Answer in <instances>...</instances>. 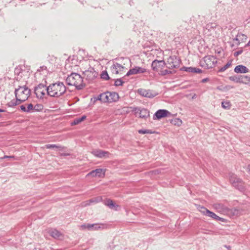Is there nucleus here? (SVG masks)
<instances>
[{
    "mask_svg": "<svg viewBox=\"0 0 250 250\" xmlns=\"http://www.w3.org/2000/svg\"><path fill=\"white\" fill-rule=\"evenodd\" d=\"M48 96L52 97H59L63 95L66 91V87L62 82H57L50 84L46 88Z\"/></svg>",
    "mask_w": 250,
    "mask_h": 250,
    "instance_id": "1",
    "label": "nucleus"
},
{
    "mask_svg": "<svg viewBox=\"0 0 250 250\" xmlns=\"http://www.w3.org/2000/svg\"><path fill=\"white\" fill-rule=\"evenodd\" d=\"M66 82L69 85L75 86L77 90L83 89L85 86L83 77L77 73H72L67 77Z\"/></svg>",
    "mask_w": 250,
    "mask_h": 250,
    "instance_id": "2",
    "label": "nucleus"
},
{
    "mask_svg": "<svg viewBox=\"0 0 250 250\" xmlns=\"http://www.w3.org/2000/svg\"><path fill=\"white\" fill-rule=\"evenodd\" d=\"M229 181L232 186L240 191L243 192L246 190L245 184L243 180L239 178L236 174L230 173L229 174Z\"/></svg>",
    "mask_w": 250,
    "mask_h": 250,
    "instance_id": "3",
    "label": "nucleus"
},
{
    "mask_svg": "<svg viewBox=\"0 0 250 250\" xmlns=\"http://www.w3.org/2000/svg\"><path fill=\"white\" fill-rule=\"evenodd\" d=\"M15 97L27 100L31 94V90L26 85L19 86L14 92Z\"/></svg>",
    "mask_w": 250,
    "mask_h": 250,
    "instance_id": "4",
    "label": "nucleus"
},
{
    "mask_svg": "<svg viewBox=\"0 0 250 250\" xmlns=\"http://www.w3.org/2000/svg\"><path fill=\"white\" fill-rule=\"evenodd\" d=\"M216 58L213 56H206L203 58V60L206 65V68L208 69L213 68L217 62L216 60Z\"/></svg>",
    "mask_w": 250,
    "mask_h": 250,
    "instance_id": "5",
    "label": "nucleus"
},
{
    "mask_svg": "<svg viewBox=\"0 0 250 250\" xmlns=\"http://www.w3.org/2000/svg\"><path fill=\"white\" fill-rule=\"evenodd\" d=\"M166 64L167 63L164 60L159 61L155 60L151 63V67L153 70L158 72V74H159L161 70H162V69L166 66Z\"/></svg>",
    "mask_w": 250,
    "mask_h": 250,
    "instance_id": "6",
    "label": "nucleus"
},
{
    "mask_svg": "<svg viewBox=\"0 0 250 250\" xmlns=\"http://www.w3.org/2000/svg\"><path fill=\"white\" fill-rule=\"evenodd\" d=\"M171 115V113L168 110L164 109H159L154 114L153 119L154 120H160V119L169 117Z\"/></svg>",
    "mask_w": 250,
    "mask_h": 250,
    "instance_id": "7",
    "label": "nucleus"
},
{
    "mask_svg": "<svg viewBox=\"0 0 250 250\" xmlns=\"http://www.w3.org/2000/svg\"><path fill=\"white\" fill-rule=\"evenodd\" d=\"M45 84L40 83L35 87L34 91L36 96L38 98H42L45 95V91H46Z\"/></svg>",
    "mask_w": 250,
    "mask_h": 250,
    "instance_id": "8",
    "label": "nucleus"
},
{
    "mask_svg": "<svg viewBox=\"0 0 250 250\" xmlns=\"http://www.w3.org/2000/svg\"><path fill=\"white\" fill-rule=\"evenodd\" d=\"M103 225H100L99 224H84L81 225L79 227L81 230L88 229L89 230H98L101 228H103L102 226Z\"/></svg>",
    "mask_w": 250,
    "mask_h": 250,
    "instance_id": "9",
    "label": "nucleus"
},
{
    "mask_svg": "<svg viewBox=\"0 0 250 250\" xmlns=\"http://www.w3.org/2000/svg\"><path fill=\"white\" fill-rule=\"evenodd\" d=\"M167 62L168 64H171V67L178 68L181 63V60L175 55L171 56L168 59Z\"/></svg>",
    "mask_w": 250,
    "mask_h": 250,
    "instance_id": "10",
    "label": "nucleus"
},
{
    "mask_svg": "<svg viewBox=\"0 0 250 250\" xmlns=\"http://www.w3.org/2000/svg\"><path fill=\"white\" fill-rule=\"evenodd\" d=\"M92 153L96 157L103 158H108L110 154L109 152L101 149H95L92 151Z\"/></svg>",
    "mask_w": 250,
    "mask_h": 250,
    "instance_id": "11",
    "label": "nucleus"
},
{
    "mask_svg": "<svg viewBox=\"0 0 250 250\" xmlns=\"http://www.w3.org/2000/svg\"><path fill=\"white\" fill-rule=\"evenodd\" d=\"M105 171L102 168H97L93 170L87 174V176H90L93 177H101L102 175H104Z\"/></svg>",
    "mask_w": 250,
    "mask_h": 250,
    "instance_id": "12",
    "label": "nucleus"
},
{
    "mask_svg": "<svg viewBox=\"0 0 250 250\" xmlns=\"http://www.w3.org/2000/svg\"><path fill=\"white\" fill-rule=\"evenodd\" d=\"M124 69V66L117 62L114 63L111 67L112 73L115 74H118L120 72L123 71Z\"/></svg>",
    "mask_w": 250,
    "mask_h": 250,
    "instance_id": "13",
    "label": "nucleus"
},
{
    "mask_svg": "<svg viewBox=\"0 0 250 250\" xmlns=\"http://www.w3.org/2000/svg\"><path fill=\"white\" fill-rule=\"evenodd\" d=\"M49 235L55 239H60L61 237L62 236V233L55 229H51L48 230Z\"/></svg>",
    "mask_w": 250,
    "mask_h": 250,
    "instance_id": "14",
    "label": "nucleus"
},
{
    "mask_svg": "<svg viewBox=\"0 0 250 250\" xmlns=\"http://www.w3.org/2000/svg\"><path fill=\"white\" fill-rule=\"evenodd\" d=\"M234 71L236 73H246L249 72V69L246 66L239 64L235 66Z\"/></svg>",
    "mask_w": 250,
    "mask_h": 250,
    "instance_id": "15",
    "label": "nucleus"
},
{
    "mask_svg": "<svg viewBox=\"0 0 250 250\" xmlns=\"http://www.w3.org/2000/svg\"><path fill=\"white\" fill-rule=\"evenodd\" d=\"M104 204L106 206L108 207L111 209H115L117 210L118 208H120L119 206L116 204L113 200L111 199H106L104 201Z\"/></svg>",
    "mask_w": 250,
    "mask_h": 250,
    "instance_id": "16",
    "label": "nucleus"
},
{
    "mask_svg": "<svg viewBox=\"0 0 250 250\" xmlns=\"http://www.w3.org/2000/svg\"><path fill=\"white\" fill-rule=\"evenodd\" d=\"M107 92L110 103L116 102L118 100L119 97L117 92L108 91H107Z\"/></svg>",
    "mask_w": 250,
    "mask_h": 250,
    "instance_id": "17",
    "label": "nucleus"
},
{
    "mask_svg": "<svg viewBox=\"0 0 250 250\" xmlns=\"http://www.w3.org/2000/svg\"><path fill=\"white\" fill-rule=\"evenodd\" d=\"M157 95V94L156 93H152L151 90L149 89L145 90L142 89V97H145L148 98H153V97H155Z\"/></svg>",
    "mask_w": 250,
    "mask_h": 250,
    "instance_id": "18",
    "label": "nucleus"
},
{
    "mask_svg": "<svg viewBox=\"0 0 250 250\" xmlns=\"http://www.w3.org/2000/svg\"><path fill=\"white\" fill-rule=\"evenodd\" d=\"M231 81H233L236 83H242V75H234L229 77Z\"/></svg>",
    "mask_w": 250,
    "mask_h": 250,
    "instance_id": "19",
    "label": "nucleus"
},
{
    "mask_svg": "<svg viewBox=\"0 0 250 250\" xmlns=\"http://www.w3.org/2000/svg\"><path fill=\"white\" fill-rule=\"evenodd\" d=\"M141 71V67L133 68L130 69L126 73L125 76H128L131 75H134L140 73Z\"/></svg>",
    "mask_w": 250,
    "mask_h": 250,
    "instance_id": "20",
    "label": "nucleus"
},
{
    "mask_svg": "<svg viewBox=\"0 0 250 250\" xmlns=\"http://www.w3.org/2000/svg\"><path fill=\"white\" fill-rule=\"evenodd\" d=\"M233 88V86L227 85L225 86H223L222 85L218 86L216 87V89L221 91H227L230 90V89H232Z\"/></svg>",
    "mask_w": 250,
    "mask_h": 250,
    "instance_id": "21",
    "label": "nucleus"
},
{
    "mask_svg": "<svg viewBox=\"0 0 250 250\" xmlns=\"http://www.w3.org/2000/svg\"><path fill=\"white\" fill-rule=\"evenodd\" d=\"M171 124L178 126H180L182 124V121L180 118H175L170 120Z\"/></svg>",
    "mask_w": 250,
    "mask_h": 250,
    "instance_id": "22",
    "label": "nucleus"
},
{
    "mask_svg": "<svg viewBox=\"0 0 250 250\" xmlns=\"http://www.w3.org/2000/svg\"><path fill=\"white\" fill-rule=\"evenodd\" d=\"M232 60H229L224 66L218 69L217 73L224 72L227 69L229 68L232 65Z\"/></svg>",
    "mask_w": 250,
    "mask_h": 250,
    "instance_id": "23",
    "label": "nucleus"
},
{
    "mask_svg": "<svg viewBox=\"0 0 250 250\" xmlns=\"http://www.w3.org/2000/svg\"><path fill=\"white\" fill-rule=\"evenodd\" d=\"M100 97H102V102L110 103L107 91L100 94Z\"/></svg>",
    "mask_w": 250,
    "mask_h": 250,
    "instance_id": "24",
    "label": "nucleus"
},
{
    "mask_svg": "<svg viewBox=\"0 0 250 250\" xmlns=\"http://www.w3.org/2000/svg\"><path fill=\"white\" fill-rule=\"evenodd\" d=\"M85 119H86L85 115H83L80 118H77L74 120L73 122L72 123V125H78V124H80V123H81L82 122H83V121H84Z\"/></svg>",
    "mask_w": 250,
    "mask_h": 250,
    "instance_id": "25",
    "label": "nucleus"
},
{
    "mask_svg": "<svg viewBox=\"0 0 250 250\" xmlns=\"http://www.w3.org/2000/svg\"><path fill=\"white\" fill-rule=\"evenodd\" d=\"M188 72H191L195 74H200L203 72V70L200 68L193 67H189Z\"/></svg>",
    "mask_w": 250,
    "mask_h": 250,
    "instance_id": "26",
    "label": "nucleus"
},
{
    "mask_svg": "<svg viewBox=\"0 0 250 250\" xmlns=\"http://www.w3.org/2000/svg\"><path fill=\"white\" fill-rule=\"evenodd\" d=\"M176 72V71L175 70H169L168 69H163L162 70H161L160 73H159V75L162 76H166L167 74H172Z\"/></svg>",
    "mask_w": 250,
    "mask_h": 250,
    "instance_id": "27",
    "label": "nucleus"
},
{
    "mask_svg": "<svg viewBox=\"0 0 250 250\" xmlns=\"http://www.w3.org/2000/svg\"><path fill=\"white\" fill-rule=\"evenodd\" d=\"M149 117V111L146 108H142V118H147Z\"/></svg>",
    "mask_w": 250,
    "mask_h": 250,
    "instance_id": "28",
    "label": "nucleus"
},
{
    "mask_svg": "<svg viewBox=\"0 0 250 250\" xmlns=\"http://www.w3.org/2000/svg\"><path fill=\"white\" fill-rule=\"evenodd\" d=\"M242 83L249 84V85H250V76L242 75Z\"/></svg>",
    "mask_w": 250,
    "mask_h": 250,
    "instance_id": "29",
    "label": "nucleus"
},
{
    "mask_svg": "<svg viewBox=\"0 0 250 250\" xmlns=\"http://www.w3.org/2000/svg\"><path fill=\"white\" fill-rule=\"evenodd\" d=\"M197 208L199 211H200L203 215H207V211H209L208 209H207L206 208H205L204 206H202L200 205H199L197 207Z\"/></svg>",
    "mask_w": 250,
    "mask_h": 250,
    "instance_id": "30",
    "label": "nucleus"
},
{
    "mask_svg": "<svg viewBox=\"0 0 250 250\" xmlns=\"http://www.w3.org/2000/svg\"><path fill=\"white\" fill-rule=\"evenodd\" d=\"M101 78L104 80H109L110 79L107 72L106 70L103 71L101 74Z\"/></svg>",
    "mask_w": 250,
    "mask_h": 250,
    "instance_id": "31",
    "label": "nucleus"
},
{
    "mask_svg": "<svg viewBox=\"0 0 250 250\" xmlns=\"http://www.w3.org/2000/svg\"><path fill=\"white\" fill-rule=\"evenodd\" d=\"M231 213L233 215L239 216L241 213V210L237 208H232L231 209Z\"/></svg>",
    "mask_w": 250,
    "mask_h": 250,
    "instance_id": "32",
    "label": "nucleus"
},
{
    "mask_svg": "<svg viewBox=\"0 0 250 250\" xmlns=\"http://www.w3.org/2000/svg\"><path fill=\"white\" fill-rule=\"evenodd\" d=\"M206 216L210 217L215 220H216V219H217L218 217V215H217L215 213H214L212 211H211L210 210L207 211Z\"/></svg>",
    "mask_w": 250,
    "mask_h": 250,
    "instance_id": "33",
    "label": "nucleus"
},
{
    "mask_svg": "<svg viewBox=\"0 0 250 250\" xmlns=\"http://www.w3.org/2000/svg\"><path fill=\"white\" fill-rule=\"evenodd\" d=\"M45 147L48 149H53L55 148H63L61 146H57L54 144H47L45 145Z\"/></svg>",
    "mask_w": 250,
    "mask_h": 250,
    "instance_id": "34",
    "label": "nucleus"
},
{
    "mask_svg": "<svg viewBox=\"0 0 250 250\" xmlns=\"http://www.w3.org/2000/svg\"><path fill=\"white\" fill-rule=\"evenodd\" d=\"M142 134H159V132L150 129H142Z\"/></svg>",
    "mask_w": 250,
    "mask_h": 250,
    "instance_id": "35",
    "label": "nucleus"
},
{
    "mask_svg": "<svg viewBox=\"0 0 250 250\" xmlns=\"http://www.w3.org/2000/svg\"><path fill=\"white\" fill-rule=\"evenodd\" d=\"M221 104L222 107L224 109H229L231 106L229 102H222Z\"/></svg>",
    "mask_w": 250,
    "mask_h": 250,
    "instance_id": "36",
    "label": "nucleus"
},
{
    "mask_svg": "<svg viewBox=\"0 0 250 250\" xmlns=\"http://www.w3.org/2000/svg\"><path fill=\"white\" fill-rule=\"evenodd\" d=\"M124 83V82L122 79H117L115 80L114 85L116 86H121L123 85Z\"/></svg>",
    "mask_w": 250,
    "mask_h": 250,
    "instance_id": "37",
    "label": "nucleus"
},
{
    "mask_svg": "<svg viewBox=\"0 0 250 250\" xmlns=\"http://www.w3.org/2000/svg\"><path fill=\"white\" fill-rule=\"evenodd\" d=\"M34 111H40L43 109V105L41 104H37L34 106Z\"/></svg>",
    "mask_w": 250,
    "mask_h": 250,
    "instance_id": "38",
    "label": "nucleus"
},
{
    "mask_svg": "<svg viewBox=\"0 0 250 250\" xmlns=\"http://www.w3.org/2000/svg\"><path fill=\"white\" fill-rule=\"evenodd\" d=\"M27 112L30 113L32 112V111H34V105L32 104H29L27 105V107L26 108Z\"/></svg>",
    "mask_w": 250,
    "mask_h": 250,
    "instance_id": "39",
    "label": "nucleus"
},
{
    "mask_svg": "<svg viewBox=\"0 0 250 250\" xmlns=\"http://www.w3.org/2000/svg\"><path fill=\"white\" fill-rule=\"evenodd\" d=\"M16 100H15V102H16L17 105H19L21 104L22 103L24 102L25 101L24 100H23L21 98H18V97H15Z\"/></svg>",
    "mask_w": 250,
    "mask_h": 250,
    "instance_id": "40",
    "label": "nucleus"
},
{
    "mask_svg": "<svg viewBox=\"0 0 250 250\" xmlns=\"http://www.w3.org/2000/svg\"><path fill=\"white\" fill-rule=\"evenodd\" d=\"M134 111L136 116L138 118H141V110H140L139 108H135Z\"/></svg>",
    "mask_w": 250,
    "mask_h": 250,
    "instance_id": "41",
    "label": "nucleus"
},
{
    "mask_svg": "<svg viewBox=\"0 0 250 250\" xmlns=\"http://www.w3.org/2000/svg\"><path fill=\"white\" fill-rule=\"evenodd\" d=\"M7 105L9 107H13L16 106L17 105L16 102H15V100H13L11 101L9 103H8Z\"/></svg>",
    "mask_w": 250,
    "mask_h": 250,
    "instance_id": "42",
    "label": "nucleus"
},
{
    "mask_svg": "<svg viewBox=\"0 0 250 250\" xmlns=\"http://www.w3.org/2000/svg\"><path fill=\"white\" fill-rule=\"evenodd\" d=\"M243 52V50L242 48H241L238 51H236L234 53V56L236 57L239 55L241 54Z\"/></svg>",
    "mask_w": 250,
    "mask_h": 250,
    "instance_id": "43",
    "label": "nucleus"
},
{
    "mask_svg": "<svg viewBox=\"0 0 250 250\" xmlns=\"http://www.w3.org/2000/svg\"><path fill=\"white\" fill-rule=\"evenodd\" d=\"M161 172V170L159 169H155L154 170H151L149 172V173H151L152 174H154V175H156L159 174Z\"/></svg>",
    "mask_w": 250,
    "mask_h": 250,
    "instance_id": "44",
    "label": "nucleus"
},
{
    "mask_svg": "<svg viewBox=\"0 0 250 250\" xmlns=\"http://www.w3.org/2000/svg\"><path fill=\"white\" fill-rule=\"evenodd\" d=\"M238 37H240V35H239V33H238L237 34V35L236 36V37L235 38L233 39V41H236V42H237L236 43L237 45H239L240 44V41H239V39L238 38Z\"/></svg>",
    "mask_w": 250,
    "mask_h": 250,
    "instance_id": "45",
    "label": "nucleus"
},
{
    "mask_svg": "<svg viewBox=\"0 0 250 250\" xmlns=\"http://www.w3.org/2000/svg\"><path fill=\"white\" fill-rule=\"evenodd\" d=\"M217 221H220L222 222H224V223H226L227 221V220L225 219V218H222V217H220L219 216H218V217H217V219H216Z\"/></svg>",
    "mask_w": 250,
    "mask_h": 250,
    "instance_id": "46",
    "label": "nucleus"
},
{
    "mask_svg": "<svg viewBox=\"0 0 250 250\" xmlns=\"http://www.w3.org/2000/svg\"><path fill=\"white\" fill-rule=\"evenodd\" d=\"M189 67L183 66L180 68V71H184L186 72H188Z\"/></svg>",
    "mask_w": 250,
    "mask_h": 250,
    "instance_id": "47",
    "label": "nucleus"
},
{
    "mask_svg": "<svg viewBox=\"0 0 250 250\" xmlns=\"http://www.w3.org/2000/svg\"><path fill=\"white\" fill-rule=\"evenodd\" d=\"M47 69V67L46 66L43 65L41 66L39 69H38V71L41 72L42 71L46 70Z\"/></svg>",
    "mask_w": 250,
    "mask_h": 250,
    "instance_id": "48",
    "label": "nucleus"
},
{
    "mask_svg": "<svg viewBox=\"0 0 250 250\" xmlns=\"http://www.w3.org/2000/svg\"><path fill=\"white\" fill-rule=\"evenodd\" d=\"M100 200V199H99V198H95V199H91L90 200H89V202L90 203H93V202H96V203H97Z\"/></svg>",
    "mask_w": 250,
    "mask_h": 250,
    "instance_id": "49",
    "label": "nucleus"
},
{
    "mask_svg": "<svg viewBox=\"0 0 250 250\" xmlns=\"http://www.w3.org/2000/svg\"><path fill=\"white\" fill-rule=\"evenodd\" d=\"M20 109L23 112H27L26 107L24 105H21L20 106Z\"/></svg>",
    "mask_w": 250,
    "mask_h": 250,
    "instance_id": "50",
    "label": "nucleus"
},
{
    "mask_svg": "<svg viewBox=\"0 0 250 250\" xmlns=\"http://www.w3.org/2000/svg\"><path fill=\"white\" fill-rule=\"evenodd\" d=\"M239 35H240V36H242L243 37V38L241 39L242 42H244L245 40H247V37L246 35L243 34H239Z\"/></svg>",
    "mask_w": 250,
    "mask_h": 250,
    "instance_id": "51",
    "label": "nucleus"
},
{
    "mask_svg": "<svg viewBox=\"0 0 250 250\" xmlns=\"http://www.w3.org/2000/svg\"><path fill=\"white\" fill-rule=\"evenodd\" d=\"M14 158V156L4 155L3 157H0V159H6V158Z\"/></svg>",
    "mask_w": 250,
    "mask_h": 250,
    "instance_id": "52",
    "label": "nucleus"
},
{
    "mask_svg": "<svg viewBox=\"0 0 250 250\" xmlns=\"http://www.w3.org/2000/svg\"><path fill=\"white\" fill-rule=\"evenodd\" d=\"M209 78H204V79H202L201 80V82L203 83H205L209 81Z\"/></svg>",
    "mask_w": 250,
    "mask_h": 250,
    "instance_id": "53",
    "label": "nucleus"
},
{
    "mask_svg": "<svg viewBox=\"0 0 250 250\" xmlns=\"http://www.w3.org/2000/svg\"><path fill=\"white\" fill-rule=\"evenodd\" d=\"M21 72L20 69L17 68L15 69V73L17 74L18 75H19L20 73Z\"/></svg>",
    "mask_w": 250,
    "mask_h": 250,
    "instance_id": "54",
    "label": "nucleus"
},
{
    "mask_svg": "<svg viewBox=\"0 0 250 250\" xmlns=\"http://www.w3.org/2000/svg\"><path fill=\"white\" fill-rule=\"evenodd\" d=\"M96 100L102 102V97H100V94H99L97 97H96Z\"/></svg>",
    "mask_w": 250,
    "mask_h": 250,
    "instance_id": "55",
    "label": "nucleus"
},
{
    "mask_svg": "<svg viewBox=\"0 0 250 250\" xmlns=\"http://www.w3.org/2000/svg\"><path fill=\"white\" fill-rule=\"evenodd\" d=\"M91 101H93V103H95L96 101H98L97 100H96V97H93L91 99Z\"/></svg>",
    "mask_w": 250,
    "mask_h": 250,
    "instance_id": "56",
    "label": "nucleus"
},
{
    "mask_svg": "<svg viewBox=\"0 0 250 250\" xmlns=\"http://www.w3.org/2000/svg\"><path fill=\"white\" fill-rule=\"evenodd\" d=\"M250 46V40L249 41V42L245 44L244 46L245 47H249Z\"/></svg>",
    "mask_w": 250,
    "mask_h": 250,
    "instance_id": "57",
    "label": "nucleus"
},
{
    "mask_svg": "<svg viewBox=\"0 0 250 250\" xmlns=\"http://www.w3.org/2000/svg\"><path fill=\"white\" fill-rule=\"evenodd\" d=\"M225 247H226L228 250H231V247L230 246L225 245Z\"/></svg>",
    "mask_w": 250,
    "mask_h": 250,
    "instance_id": "58",
    "label": "nucleus"
},
{
    "mask_svg": "<svg viewBox=\"0 0 250 250\" xmlns=\"http://www.w3.org/2000/svg\"><path fill=\"white\" fill-rule=\"evenodd\" d=\"M248 171L250 173V164L248 165L247 167Z\"/></svg>",
    "mask_w": 250,
    "mask_h": 250,
    "instance_id": "59",
    "label": "nucleus"
},
{
    "mask_svg": "<svg viewBox=\"0 0 250 250\" xmlns=\"http://www.w3.org/2000/svg\"><path fill=\"white\" fill-rule=\"evenodd\" d=\"M137 92L138 94H139L140 95H141V89H138L137 90Z\"/></svg>",
    "mask_w": 250,
    "mask_h": 250,
    "instance_id": "60",
    "label": "nucleus"
},
{
    "mask_svg": "<svg viewBox=\"0 0 250 250\" xmlns=\"http://www.w3.org/2000/svg\"><path fill=\"white\" fill-rule=\"evenodd\" d=\"M146 72V69L145 68H142V73H143Z\"/></svg>",
    "mask_w": 250,
    "mask_h": 250,
    "instance_id": "61",
    "label": "nucleus"
},
{
    "mask_svg": "<svg viewBox=\"0 0 250 250\" xmlns=\"http://www.w3.org/2000/svg\"><path fill=\"white\" fill-rule=\"evenodd\" d=\"M69 155V154L68 153H62V155H63V156H68Z\"/></svg>",
    "mask_w": 250,
    "mask_h": 250,
    "instance_id": "62",
    "label": "nucleus"
},
{
    "mask_svg": "<svg viewBox=\"0 0 250 250\" xmlns=\"http://www.w3.org/2000/svg\"><path fill=\"white\" fill-rule=\"evenodd\" d=\"M167 67L169 69H172L173 68H174V67H171V66H167Z\"/></svg>",
    "mask_w": 250,
    "mask_h": 250,
    "instance_id": "63",
    "label": "nucleus"
},
{
    "mask_svg": "<svg viewBox=\"0 0 250 250\" xmlns=\"http://www.w3.org/2000/svg\"><path fill=\"white\" fill-rule=\"evenodd\" d=\"M200 65L202 67L205 66L206 67V65L204 64H201V63H200Z\"/></svg>",
    "mask_w": 250,
    "mask_h": 250,
    "instance_id": "64",
    "label": "nucleus"
}]
</instances>
